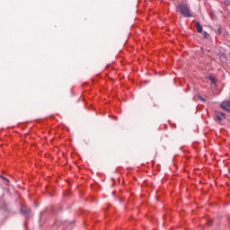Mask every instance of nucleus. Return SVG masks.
I'll return each instance as SVG.
<instances>
[{"label":"nucleus","instance_id":"5","mask_svg":"<svg viewBox=\"0 0 230 230\" xmlns=\"http://www.w3.org/2000/svg\"><path fill=\"white\" fill-rule=\"evenodd\" d=\"M208 80L213 84L214 85H217V79L213 77L212 75L208 76Z\"/></svg>","mask_w":230,"mask_h":230},{"label":"nucleus","instance_id":"1","mask_svg":"<svg viewBox=\"0 0 230 230\" xmlns=\"http://www.w3.org/2000/svg\"><path fill=\"white\" fill-rule=\"evenodd\" d=\"M179 12L183 15V17H192L191 13L190 11V6L186 4H181L177 6Z\"/></svg>","mask_w":230,"mask_h":230},{"label":"nucleus","instance_id":"2","mask_svg":"<svg viewBox=\"0 0 230 230\" xmlns=\"http://www.w3.org/2000/svg\"><path fill=\"white\" fill-rule=\"evenodd\" d=\"M220 106L224 111H230V101H224Z\"/></svg>","mask_w":230,"mask_h":230},{"label":"nucleus","instance_id":"9","mask_svg":"<svg viewBox=\"0 0 230 230\" xmlns=\"http://www.w3.org/2000/svg\"><path fill=\"white\" fill-rule=\"evenodd\" d=\"M211 19H217V16L215 14H211Z\"/></svg>","mask_w":230,"mask_h":230},{"label":"nucleus","instance_id":"8","mask_svg":"<svg viewBox=\"0 0 230 230\" xmlns=\"http://www.w3.org/2000/svg\"><path fill=\"white\" fill-rule=\"evenodd\" d=\"M225 4H226V6H230V0L225 1Z\"/></svg>","mask_w":230,"mask_h":230},{"label":"nucleus","instance_id":"4","mask_svg":"<svg viewBox=\"0 0 230 230\" xmlns=\"http://www.w3.org/2000/svg\"><path fill=\"white\" fill-rule=\"evenodd\" d=\"M196 28H197L198 33H202V25H200V22H196Z\"/></svg>","mask_w":230,"mask_h":230},{"label":"nucleus","instance_id":"3","mask_svg":"<svg viewBox=\"0 0 230 230\" xmlns=\"http://www.w3.org/2000/svg\"><path fill=\"white\" fill-rule=\"evenodd\" d=\"M222 118H226L225 113H221L214 116V119L215 121H217V123H220L222 121Z\"/></svg>","mask_w":230,"mask_h":230},{"label":"nucleus","instance_id":"11","mask_svg":"<svg viewBox=\"0 0 230 230\" xmlns=\"http://www.w3.org/2000/svg\"><path fill=\"white\" fill-rule=\"evenodd\" d=\"M199 99H200L202 102H205L204 98H202V97H199Z\"/></svg>","mask_w":230,"mask_h":230},{"label":"nucleus","instance_id":"6","mask_svg":"<svg viewBox=\"0 0 230 230\" xmlns=\"http://www.w3.org/2000/svg\"><path fill=\"white\" fill-rule=\"evenodd\" d=\"M22 213H23V215H30V213H31V210L22 208Z\"/></svg>","mask_w":230,"mask_h":230},{"label":"nucleus","instance_id":"10","mask_svg":"<svg viewBox=\"0 0 230 230\" xmlns=\"http://www.w3.org/2000/svg\"><path fill=\"white\" fill-rule=\"evenodd\" d=\"M217 32H218L219 35H220V33H222V29L218 28V29H217Z\"/></svg>","mask_w":230,"mask_h":230},{"label":"nucleus","instance_id":"7","mask_svg":"<svg viewBox=\"0 0 230 230\" xmlns=\"http://www.w3.org/2000/svg\"><path fill=\"white\" fill-rule=\"evenodd\" d=\"M204 39H209V33L204 31Z\"/></svg>","mask_w":230,"mask_h":230}]
</instances>
